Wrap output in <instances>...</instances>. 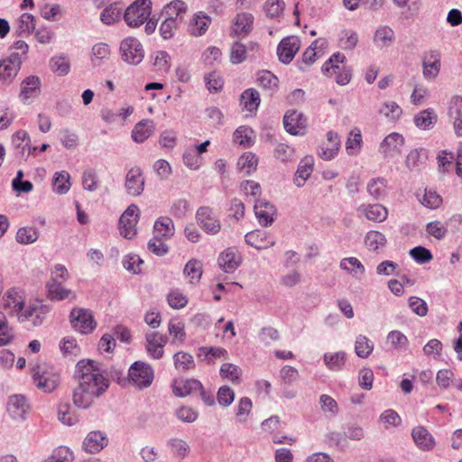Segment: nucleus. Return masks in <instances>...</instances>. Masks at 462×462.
<instances>
[{"mask_svg": "<svg viewBox=\"0 0 462 462\" xmlns=\"http://www.w3.org/2000/svg\"><path fill=\"white\" fill-rule=\"evenodd\" d=\"M32 381L37 388L51 393L57 388L60 379V374L52 368L48 370L46 367L38 366V370L32 374Z\"/></svg>", "mask_w": 462, "mask_h": 462, "instance_id": "8", "label": "nucleus"}, {"mask_svg": "<svg viewBox=\"0 0 462 462\" xmlns=\"http://www.w3.org/2000/svg\"><path fill=\"white\" fill-rule=\"evenodd\" d=\"M159 332H151L145 335V349L147 354L153 359H161L164 351L162 345L158 343Z\"/></svg>", "mask_w": 462, "mask_h": 462, "instance_id": "33", "label": "nucleus"}, {"mask_svg": "<svg viewBox=\"0 0 462 462\" xmlns=\"http://www.w3.org/2000/svg\"><path fill=\"white\" fill-rule=\"evenodd\" d=\"M260 102V94L253 88L244 90L240 96V105L243 106V109L251 113L257 111Z\"/></svg>", "mask_w": 462, "mask_h": 462, "instance_id": "29", "label": "nucleus"}, {"mask_svg": "<svg viewBox=\"0 0 462 462\" xmlns=\"http://www.w3.org/2000/svg\"><path fill=\"white\" fill-rule=\"evenodd\" d=\"M365 217L374 222H383L388 216L385 207L381 204L368 205L365 209Z\"/></svg>", "mask_w": 462, "mask_h": 462, "instance_id": "44", "label": "nucleus"}, {"mask_svg": "<svg viewBox=\"0 0 462 462\" xmlns=\"http://www.w3.org/2000/svg\"><path fill=\"white\" fill-rule=\"evenodd\" d=\"M51 70L57 76L62 77L69 73L70 62L65 55L53 56L50 59Z\"/></svg>", "mask_w": 462, "mask_h": 462, "instance_id": "36", "label": "nucleus"}, {"mask_svg": "<svg viewBox=\"0 0 462 462\" xmlns=\"http://www.w3.org/2000/svg\"><path fill=\"white\" fill-rule=\"evenodd\" d=\"M404 143V137L401 134L391 133L381 142L379 152L384 158L393 157L401 153Z\"/></svg>", "mask_w": 462, "mask_h": 462, "instance_id": "12", "label": "nucleus"}, {"mask_svg": "<svg viewBox=\"0 0 462 462\" xmlns=\"http://www.w3.org/2000/svg\"><path fill=\"white\" fill-rule=\"evenodd\" d=\"M313 168V156L307 155L303 157L298 164L297 171L293 178V183L299 188L303 187L307 180L310 177Z\"/></svg>", "mask_w": 462, "mask_h": 462, "instance_id": "20", "label": "nucleus"}, {"mask_svg": "<svg viewBox=\"0 0 462 462\" xmlns=\"http://www.w3.org/2000/svg\"><path fill=\"white\" fill-rule=\"evenodd\" d=\"M173 362L175 368L181 372H186L195 368L193 356L183 351H179L174 354Z\"/></svg>", "mask_w": 462, "mask_h": 462, "instance_id": "39", "label": "nucleus"}, {"mask_svg": "<svg viewBox=\"0 0 462 462\" xmlns=\"http://www.w3.org/2000/svg\"><path fill=\"white\" fill-rule=\"evenodd\" d=\"M283 126L290 134L303 136L307 132L308 118L303 113L291 109L283 116Z\"/></svg>", "mask_w": 462, "mask_h": 462, "instance_id": "7", "label": "nucleus"}, {"mask_svg": "<svg viewBox=\"0 0 462 462\" xmlns=\"http://www.w3.org/2000/svg\"><path fill=\"white\" fill-rule=\"evenodd\" d=\"M6 306L11 308L15 313L21 312L24 308V300L16 288H11L6 294Z\"/></svg>", "mask_w": 462, "mask_h": 462, "instance_id": "41", "label": "nucleus"}, {"mask_svg": "<svg viewBox=\"0 0 462 462\" xmlns=\"http://www.w3.org/2000/svg\"><path fill=\"white\" fill-rule=\"evenodd\" d=\"M394 40V31L387 25L379 26L374 35V43L380 49L390 47Z\"/></svg>", "mask_w": 462, "mask_h": 462, "instance_id": "30", "label": "nucleus"}, {"mask_svg": "<svg viewBox=\"0 0 462 462\" xmlns=\"http://www.w3.org/2000/svg\"><path fill=\"white\" fill-rule=\"evenodd\" d=\"M202 389V383L198 379H186L175 381L172 384V392L177 397H186L197 391Z\"/></svg>", "mask_w": 462, "mask_h": 462, "instance_id": "24", "label": "nucleus"}, {"mask_svg": "<svg viewBox=\"0 0 462 462\" xmlns=\"http://www.w3.org/2000/svg\"><path fill=\"white\" fill-rule=\"evenodd\" d=\"M254 16L249 13L237 14L232 28V34L240 36L248 34L253 29Z\"/></svg>", "mask_w": 462, "mask_h": 462, "instance_id": "27", "label": "nucleus"}, {"mask_svg": "<svg viewBox=\"0 0 462 462\" xmlns=\"http://www.w3.org/2000/svg\"><path fill=\"white\" fill-rule=\"evenodd\" d=\"M346 60V56L337 51L333 53L328 60L321 67V71L324 75H329L330 72H337V70H340L339 63H344Z\"/></svg>", "mask_w": 462, "mask_h": 462, "instance_id": "48", "label": "nucleus"}, {"mask_svg": "<svg viewBox=\"0 0 462 462\" xmlns=\"http://www.w3.org/2000/svg\"><path fill=\"white\" fill-rule=\"evenodd\" d=\"M29 408L24 395L14 394L8 398L7 411L14 419H23Z\"/></svg>", "mask_w": 462, "mask_h": 462, "instance_id": "22", "label": "nucleus"}, {"mask_svg": "<svg viewBox=\"0 0 462 462\" xmlns=\"http://www.w3.org/2000/svg\"><path fill=\"white\" fill-rule=\"evenodd\" d=\"M245 241L257 250L266 249L275 245V241L269 236L268 233L261 229L248 232L245 236Z\"/></svg>", "mask_w": 462, "mask_h": 462, "instance_id": "18", "label": "nucleus"}, {"mask_svg": "<svg viewBox=\"0 0 462 462\" xmlns=\"http://www.w3.org/2000/svg\"><path fill=\"white\" fill-rule=\"evenodd\" d=\"M411 436L415 444L420 449L424 451H430L433 449L435 446L434 438L425 427H415L412 429Z\"/></svg>", "mask_w": 462, "mask_h": 462, "instance_id": "23", "label": "nucleus"}, {"mask_svg": "<svg viewBox=\"0 0 462 462\" xmlns=\"http://www.w3.org/2000/svg\"><path fill=\"white\" fill-rule=\"evenodd\" d=\"M363 143L362 134L359 128L355 127L351 130L346 142V149L349 155L356 154L361 149Z\"/></svg>", "mask_w": 462, "mask_h": 462, "instance_id": "42", "label": "nucleus"}, {"mask_svg": "<svg viewBox=\"0 0 462 462\" xmlns=\"http://www.w3.org/2000/svg\"><path fill=\"white\" fill-rule=\"evenodd\" d=\"M154 236L160 238L170 239L174 236L175 227L171 218L160 217L153 225Z\"/></svg>", "mask_w": 462, "mask_h": 462, "instance_id": "32", "label": "nucleus"}, {"mask_svg": "<svg viewBox=\"0 0 462 462\" xmlns=\"http://www.w3.org/2000/svg\"><path fill=\"white\" fill-rule=\"evenodd\" d=\"M152 3L151 0H135L125 11L124 20L129 27L138 28L150 17Z\"/></svg>", "mask_w": 462, "mask_h": 462, "instance_id": "2", "label": "nucleus"}, {"mask_svg": "<svg viewBox=\"0 0 462 462\" xmlns=\"http://www.w3.org/2000/svg\"><path fill=\"white\" fill-rule=\"evenodd\" d=\"M254 210L262 226H270L274 222L273 215L276 213V208L268 200L263 199H256Z\"/></svg>", "mask_w": 462, "mask_h": 462, "instance_id": "13", "label": "nucleus"}, {"mask_svg": "<svg viewBox=\"0 0 462 462\" xmlns=\"http://www.w3.org/2000/svg\"><path fill=\"white\" fill-rule=\"evenodd\" d=\"M47 291V298L51 301H60L68 299L73 292L71 290L66 289L61 282L56 278L51 280L45 285Z\"/></svg>", "mask_w": 462, "mask_h": 462, "instance_id": "26", "label": "nucleus"}, {"mask_svg": "<svg viewBox=\"0 0 462 462\" xmlns=\"http://www.w3.org/2000/svg\"><path fill=\"white\" fill-rule=\"evenodd\" d=\"M235 392L230 386L223 385L220 386L217 391V400L220 406L226 408L232 404L235 400Z\"/></svg>", "mask_w": 462, "mask_h": 462, "instance_id": "62", "label": "nucleus"}, {"mask_svg": "<svg viewBox=\"0 0 462 462\" xmlns=\"http://www.w3.org/2000/svg\"><path fill=\"white\" fill-rule=\"evenodd\" d=\"M294 148L285 143H278L273 152L274 157L284 163L291 162L294 158Z\"/></svg>", "mask_w": 462, "mask_h": 462, "instance_id": "61", "label": "nucleus"}, {"mask_svg": "<svg viewBox=\"0 0 462 462\" xmlns=\"http://www.w3.org/2000/svg\"><path fill=\"white\" fill-rule=\"evenodd\" d=\"M252 408L253 402L249 397L240 398L236 410V420L240 423H245L251 413Z\"/></svg>", "mask_w": 462, "mask_h": 462, "instance_id": "52", "label": "nucleus"}, {"mask_svg": "<svg viewBox=\"0 0 462 462\" xmlns=\"http://www.w3.org/2000/svg\"><path fill=\"white\" fill-rule=\"evenodd\" d=\"M35 17L32 14H22L14 23V35L20 38L29 37L35 30Z\"/></svg>", "mask_w": 462, "mask_h": 462, "instance_id": "17", "label": "nucleus"}, {"mask_svg": "<svg viewBox=\"0 0 462 462\" xmlns=\"http://www.w3.org/2000/svg\"><path fill=\"white\" fill-rule=\"evenodd\" d=\"M137 223V218L129 217L125 218V221L122 222V217H120L118 221V228L120 231V235L126 239L134 238L136 235Z\"/></svg>", "mask_w": 462, "mask_h": 462, "instance_id": "55", "label": "nucleus"}, {"mask_svg": "<svg viewBox=\"0 0 462 462\" xmlns=\"http://www.w3.org/2000/svg\"><path fill=\"white\" fill-rule=\"evenodd\" d=\"M374 345L365 336L359 335L356 339L355 352L357 356L366 358L372 353Z\"/></svg>", "mask_w": 462, "mask_h": 462, "instance_id": "53", "label": "nucleus"}, {"mask_svg": "<svg viewBox=\"0 0 462 462\" xmlns=\"http://www.w3.org/2000/svg\"><path fill=\"white\" fill-rule=\"evenodd\" d=\"M70 175L66 171L55 172L52 179V189L55 193L63 195L70 189Z\"/></svg>", "mask_w": 462, "mask_h": 462, "instance_id": "34", "label": "nucleus"}, {"mask_svg": "<svg viewBox=\"0 0 462 462\" xmlns=\"http://www.w3.org/2000/svg\"><path fill=\"white\" fill-rule=\"evenodd\" d=\"M179 20L177 17H167L160 25L159 32L163 40H170L174 36V32L178 27Z\"/></svg>", "mask_w": 462, "mask_h": 462, "instance_id": "58", "label": "nucleus"}, {"mask_svg": "<svg viewBox=\"0 0 462 462\" xmlns=\"http://www.w3.org/2000/svg\"><path fill=\"white\" fill-rule=\"evenodd\" d=\"M438 121V116L433 108H427L414 116L413 122L420 130L433 128Z\"/></svg>", "mask_w": 462, "mask_h": 462, "instance_id": "28", "label": "nucleus"}, {"mask_svg": "<svg viewBox=\"0 0 462 462\" xmlns=\"http://www.w3.org/2000/svg\"><path fill=\"white\" fill-rule=\"evenodd\" d=\"M122 15V10L116 4L106 6L100 14V20L106 25H111L118 22Z\"/></svg>", "mask_w": 462, "mask_h": 462, "instance_id": "45", "label": "nucleus"}, {"mask_svg": "<svg viewBox=\"0 0 462 462\" xmlns=\"http://www.w3.org/2000/svg\"><path fill=\"white\" fill-rule=\"evenodd\" d=\"M12 143L18 149L22 157L27 158L30 154L35 156L37 146L31 145V138L25 130H18L12 136Z\"/></svg>", "mask_w": 462, "mask_h": 462, "instance_id": "19", "label": "nucleus"}, {"mask_svg": "<svg viewBox=\"0 0 462 462\" xmlns=\"http://www.w3.org/2000/svg\"><path fill=\"white\" fill-rule=\"evenodd\" d=\"M145 180L140 167H132L126 173L125 187L131 196H140L144 189Z\"/></svg>", "mask_w": 462, "mask_h": 462, "instance_id": "11", "label": "nucleus"}, {"mask_svg": "<svg viewBox=\"0 0 462 462\" xmlns=\"http://www.w3.org/2000/svg\"><path fill=\"white\" fill-rule=\"evenodd\" d=\"M211 18L204 12H197L193 14L189 24V32L192 36H202L208 31Z\"/></svg>", "mask_w": 462, "mask_h": 462, "instance_id": "21", "label": "nucleus"}, {"mask_svg": "<svg viewBox=\"0 0 462 462\" xmlns=\"http://www.w3.org/2000/svg\"><path fill=\"white\" fill-rule=\"evenodd\" d=\"M387 181L384 178L378 177L372 179L367 184V192L375 199L385 195Z\"/></svg>", "mask_w": 462, "mask_h": 462, "instance_id": "49", "label": "nucleus"}, {"mask_svg": "<svg viewBox=\"0 0 462 462\" xmlns=\"http://www.w3.org/2000/svg\"><path fill=\"white\" fill-rule=\"evenodd\" d=\"M204 81L209 92H219L224 87V79L219 72L212 71L205 75Z\"/></svg>", "mask_w": 462, "mask_h": 462, "instance_id": "54", "label": "nucleus"}, {"mask_svg": "<svg viewBox=\"0 0 462 462\" xmlns=\"http://www.w3.org/2000/svg\"><path fill=\"white\" fill-rule=\"evenodd\" d=\"M105 374L110 376L119 385L128 384V375L125 376L120 369L111 368L109 371L92 359H81L75 367L74 377L78 379L79 385L74 389L73 403L79 409H88L92 406L95 398L103 395L109 388V380Z\"/></svg>", "mask_w": 462, "mask_h": 462, "instance_id": "1", "label": "nucleus"}, {"mask_svg": "<svg viewBox=\"0 0 462 462\" xmlns=\"http://www.w3.org/2000/svg\"><path fill=\"white\" fill-rule=\"evenodd\" d=\"M219 374L223 379H228L234 383L240 382L241 369L231 363H225L221 365Z\"/></svg>", "mask_w": 462, "mask_h": 462, "instance_id": "57", "label": "nucleus"}, {"mask_svg": "<svg viewBox=\"0 0 462 462\" xmlns=\"http://www.w3.org/2000/svg\"><path fill=\"white\" fill-rule=\"evenodd\" d=\"M242 257L236 247H228L217 259L219 267L226 273H234L241 264Z\"/></svg>", "mask_w": 462, "mask_h": 462, "instance_id": "14", "label": "nucleus"}, {"mask_svg": "<svg viewBox=\"0 0 462 462\" xmlns=\"http://www.w3.org/2000/svg\"><path fill=\"white\" fill-rule=\"evenodd\" d=\"M317 43L318 41H314L303 52L301 61H297V67L300 71L306 70V66L312 65L317 60Z\"/></svg>", "mask_w": 462, "mask_h": 462, "instance_id": "56", "label": "nucleus"}, {"mask_svg": "<svg viewBox=\"0 0 462 462\" xmlns=\"http://www.w3.org/2000/svg\"><path fill=\"white\" fill-rule=\"evenodd\" d=\"M258 164V157L251 152L242 154L237 161V168L240 171L245 170L246 175H251L256 170Z\"/></svg>", "mask_w": 462, "mask_h": 462, "instance_id": "40", "label": "nucleus"}, {"mask_svg": "<svg viewBox=\"0 0 462 462\" xmlns=\"http://www.w3.org/2000/svg\"><path fill=\"white\" fill-rule=\"evenodd\" d=\"M253 131L251 128L240 126L234 132V140L239 145L248 148L254 144V140L250 136Z\"/></svg>", "mask_w": 462, "mask_h": 462, "instance_id": "60", "label": "nucleus"}, {"mask_svg": "<svg viewBox=\"0 0 462 462\" xmlns=\"http://www.w3.org/2000/svg\"><path fill=\"white\" fill-rule=\"evenodd\" d=\"M154 129L153 122L150 119H143L137 123L132 130V138L137 143L146 141Z\"/></svg>", "mask_w": 462, "mask_h": 462, "instance_id": "31", "label": "nucleus"}, {"mask_svg": "<svg viewBox=\"0 0 462 462\" xmlns=\"http://www.w3.org/2000/svg\"><path fill=\"white\" fill-rule=\"evenodd\" d=\"M72 460V451L67 447H59L45 462H71Z\"/></svg>", "mask_w": 462, "mask_h": 462, "instance_id": "64", "label": "nucleus"}, {"mask_svg": "<svg viewBox=\"0 0 462 462\" xmlns=\"http://www.w3.org/2000/svg\"><path fill=\"white\" fill-rule=\"evenodd\" d=\"M143 263V260L135 254H128L122 260L124 268L133 274H140L142 273L141 265Z\"/></svg>", "mask_w": 462, "mask_h": 462, "instance_id": "47", "label": "nucleus"}, {"mask_svg": "<svg viewBox=\"0 0 462 462\" xmlns=\"http://www.w3.org/2000/svg\"><path fill=\"white\" fill-rule=\"evenodd\" d=\"M108 444L106 434L100 430L90 431L84 439L82 448L89 454L101 451Z\"/></svg>", "mask_w": 462, "mask_h": 462, "instance_id": "16", "label": "nucleus"}, {"mask_svg": "<svg viewBox=\"0 0 462 462\" xmlns=\"http://www.w3.org/2000/svg\"><path fill=\"white\" fill-rule=\"evenodd\" d=\"M42 81L36 75L25 77L21 82L19 97L25 103L30 98L37 97L41 93Z\"/></svg>", "mask_w": 462, "mask_h": 462, "instance_id": "15", "label": "nucleus"}, {"mask_svg": "<svg viewBox=\"0 0 462 462\" xmlns=\"http://www.w3.org/2000/svg\"><path fill=\"white\" fill-rule=\"evenodd\" d=\"M69 321L75 330L84 335L92 333L97 326L92 311L83 308H73Z\"/></svg>", "mask_w": 462, "mask_h": 462, "instance_id": "5", "label": "nucleus"}, {"mask_svg": "<svg viewBox=\"0 0 462 462\" xmlns=\"http://www.w3.org/2000/svg\"><path fill=\"white\" fill-rule=\"evenodd\" d=\"M119 51L121 59L130 64L138 65L144 58V49L141 42L133 36L125 38L120 42Z\"/></svg>", "mask_w": 462, "mask_h": 462, "instance_id": "4", "label": "nucleus"}, {"mask_svg": "<svg viewBox=\"0 0 462 462\" xmlns=\"http://www.w3.org/2000/svg\"><path fill=\"white\" fill-rule=\"evenodd\" d=\"M448 116L452 121L462 116V96H453L448 106Z\"/></svg>", "mask_w": 462, "mask_h": 462, "instance_id": "63", "label": "nucleus"}, {"mask_svg": "<svg viewBox=\"0 0 462 462\" xmlns=\"http://www.w3.org/2000/svg\"><path fill=\"white\" fill-rule=\"evenodd\" d=\"M39 237V231L35 227L23 226L16 233V242L21 245H30L34 243Z\"/></svg>", "mask_w": 462, "mask_h": 462, "instance_id": "43", "label": "nucleus"}, {"mask_svg": "<svg viewBox=\"0 0 462 462\" xmlns=\"http://www.w3.org/2000/svg\"><path fill=\"white\" fill-rule=\"evenodd\" d=\"M58 419L60 422L68 426L75 425L79 421L76 413L71 411L69 403H60L58 406Z\"/></svg>", "mask_w": 462, "mask_h": 462, "instance_id": "46", "label": "nucleus"}, {"mask_svg": "<svg viewBox=\"0 0 462 462\" xmlns=\"http://www.w3.org/2000/svg\"><path fill=\"white\" fill-rule=\"evenodd\" d=\"M153 378V368L143 361L134 362L128 369V383H132L141 390L151 386Z\"/></svg>", "mask_w": 462, "mask_h": 462, "instance_id": "3", "label": "nucleus"}, {"mask_svg": "<svg viewBox=\"0 0 462 462\" xmlns=\"http://www.w3.org/2000/svg\"><path fill=\"white\" fill-rule=\"evenodd\" d=\"M164 11L169 17H177L181 22L183 19L182 14L188 11V5L182 0H173L164 6Z\"/></svg>", "mask_w": 462, "mask_h": 462, "instance_id": "50", "label": "nucleus"}, {"mask_svg": "<svg viewBox=\"0 0 462 462\" xmlns=\"http://www.w3.org/2000/svg\"><path fill=\"white\" fill-rule=\"evenodd\" d=\"M386 243L385 236L379 231L370 230L365 236V245L372 251H377L380 247H383Z\"/></svg>", "mask_w": 462, "mask_h": 462, "instance_id": "38", "label": "nucleus"}, {"mask_svg": "<svg viewBox=\"0 0 462 462\" xmlns=\"http://www.w3.org/2000/svg\"><path fill=\"white\" fill-rule=\"evenodd\" d=\"M428 153V150L423 147L411 150L406 156V167L410 171H420L426 164Z\"/></svg>", "mask_w": 462, "mask_h": 462, "instance_id": "25", "label": "nucleus"}, {"mask_svg": "<svg viewBox=\"0 0 462 462\" xmlns=\"http://www.w3.org/2000/svg\"><path fill=\"white\" fill-rule=\"evenodd\" d=\"M300 47V41L297 36L283 38L277 46L279 60L283 64H290Z\"/></svg>", "mask_w": 462, "mask_h": 462, "instance_id": "10", "label": "nucleus"}, {"mask_svg": "<svg viewBox=\"0 0 462 462\" xmlns=\"http://www.w3.org/2000/svg\"><path fill=\"white\" fill-rule=\"evenodd\" d=\"M410 256L418 263L424 264L433 259L431 251L422 245H417L409 252Z\"/></svg>", "mask_w": 462, "mask_h": 462, "instance_id": "59", "label": "nucleus"}, {"mask_svg": "<svg viewBox=\"0 0 462 462\" xmlns=\"http://www.w3.org/2000/svg\"><path fill=\"white\" fill-rule=\"evenodd\" d=\"M155 70L161 73H167L171 69V56L166 51H157L150 55Z\"/></svg>", "mask_w": 462, "mask_h": 462, "instance_id": "35", "label": "nucleus"}, {"mask_svg": "<svg viewBox=\"0 0 462 462\" xmlns=\"http://www.w3.org/2000/svg\"><path fill=\"white\" fill-rule=\"evenodd\" d=\"M22 63L19 53L12 51L7 58L0 61V80L11 83L19 72Z\"/></svg>", "mask_w": 462, "mask_h": 462, "instance_id": "9", "label": "nucleus"}, {"mask_svg": "<svg viewBox=\"0 0 462 462\" xmlns=\"http://www.w3.org/2000/svg\"><path fill=\"white\" fill-rule=\"evenodd\" d=\"M344 437L350 440L359 441L365 438L364 429L355 422H347L341 426Z\"/></svg>", "mask_w": 462, "mask_h": 462, "instance_id": "51", "label": "nucleus"}, {"mask_svg": "<svg viewBox=\"0 0 462 462\" xmlns=\"http://www.w3.org/2000/svg\"><path fill=\"white\" fill-rule=\"evenodd\" d=\"M196 221L201 229L208 235H217L221 229V223L212 208L201 206L197 209Z\"/></svg>", "mask_w": 462, "mask_h": 462, "instance_id": "6", "label": "nucleus"}, {"mask_svg": "<svg viewBox=\"0 0 462 462\" xmlns=\"http://www.w3.org/2000/svg\"><path fill=\"white\" fill-rule=\"evenodd\" d=\"M323 361L327 367L332 371H340L346 363V353L343 351L336 353H325Z\"/></svg>", "mask_w": 462, "mask_h": 462, "instance_id": "37", "label": "nucleus"}]
</instances>
